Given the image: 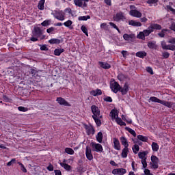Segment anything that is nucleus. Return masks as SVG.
Listing matches in <instances>:
<instances>
[{
	"label": "nucleus",
	"instance_id": "obj_36",
	"mask_svg": "<svg viewBox=\"0 0 175 175\" xmlns=\"http://www.w3.org/2000/svg\"><path fill=\"white\" fill-rule=\"evenodd\" d=\"M147 155V153L146 152H139L138 153V157L140 159H147V157L146 156Z\"/></svg>",
	"mask_w": 175,
	"mask_h": 175
},
{
	"label": "nucleus",
	"instance_id": "obj_9",
	"mask_svg": "<svg viewBox=\"0 0 175 175\" xmlns=\"http://www.w3.org/2000/svg\"><path fill=\"white\" fill-rule=\"evenodd\" d=\"M110 88L112 92H114V94H117V92H118V91L121 90V85H120L118 82L113 81L111 83Z\"/></svg>",
	"mask_w": 175,
	"mask_h": 175
},
{
	"label": "nucleus",
	"instance_id": "obj_19",
	"mask_svg": "<svg viewBox=\"0 0 175 175\" xmlns=\"http://www.w3.org/2000/svg\"><path fill=\"white\" fill-rule=\"evenodd\" d=\"M119 91L122 93V95H126V94H128V91H129V86L128 85V83H125L124 87L121 88Z\"/></svg>",
	"mask_w": 175,
	"mask_h": 175
},
{
	"label": "nucleus",
	"instance_id": "obj_47",
	"mask_svg": "<svg viewBox=\"0 0 175 175\" xmlns=\"http://www.w3.org/2000/svg\"><path fill=\"white\" fill-rule=\"evenodd\" d=\"M162 57L163 58H164L165 59L169 58V57H170V53H169L168 52H163L162 53Z\"/></svg>",
	"mask_w": 175,
	"mask_h": 175
},
{
	"label": "nucleus",
	"instance_id": "obj_15",
	"mask_svg": "<svg viewBox=\"0 0 175 175\" xmlns=\"http://www.w3.org/2000/svg\"><path fill=\"white\" fill-rule=\"evenodd\" d=\"M129 14L130 16H132L133 17H136L137 18H140V17H142V12L136 10H130Z\"/></svg>",
	"mask_w": 175,
	"mask_h": 175
},
{
	"label": "nucleus",
	"instance_id": "obj_42",
	"mask_svg": "<svg viewBox=\"0 0 175 175\" xmlns=\"http://www.w3.org/2000/svg\"><path fill=\"white\" fill-rule=\"evenodd\" d=\"M81 29L82 32H83V33H85V35H86V36H88V29H87V27L82 25L81 27Z\"/></svg>",
	"mask_w": 175,
	"mask_h": 175
},
{
	"label": "nucleus",
	"instance_id": "obj_14",
	"mask_svg": "<svg viewBox=\"0 0 175 175\" xmlns=\"http://www.w3.org/2000/svg\"><path fill=\"white\" fill-rule=\"evenodd\" d=\"M126 173V170L124 168H117L112 170V174L124 175Z\"/></svg>",
	"mask_w": 175,
	"mask_h": 175
},
{
	"label": "nucleus",
	"instance_id": "obj_29",
	"mask_svg": "<svg viewBox=\"0 0 175 175\" xmlns=\"http://www.w3.org/2000/svg\"><path fill=\"white\" fill-rule=\"evenodd\" d=\"M72 24H73V22H72L70 20H68L63 23L64 26L69 28V29H73V26H72Z\"/></svg>",
	"mask_w": 175,
	"mask_h": 175
},
{
	"label": "nucleus",
	"instance_id": "obj_26",
	"mask_svg": "<svg viewBox=\"0 0 175 175\" xmlns=\"http://www.w3.org/2000/svg\"><path fill=\"white\" fill-rule=\"evenodd\" d=\"M128 154H129V148H124L122 150V158H127Z\"/></svg>",
	"mask_w": 175,
	"mask_h": 175
},
{
	"label": "nucleus",
	"instance_id": "obj_4",
	"mask_svg": "<svg viewBox=\"0 0 175 175\" xmlns=\"http://www.w3.org/2000/svg\"><path fill=\"white\" fill-rule=\"evenodd\" d=\"M51 15L56 20H59V21H64L65 20V12L62 10H54L51 12Z\"/></svg>",
	"mask_w": 175,
	"mask_h": 175
},
{
	"label": "nucleus",
	"instance_id": "obj_43",
	"mask_svg": "<svg viewBox=\"0 0 175 175\" xmlns=\"http://www.w3.org/2000/svg\"><path fill=\"white\" fill-rule=\"evenodd\" d=\"M47 33H55V27H51L50 28L46 29Z\"/></svg>",
	"mask_w": 175,
	"mask_h": 175
},
{
	"label": "nucleus",
	"instance_id": "obj_24",
	"mask_svg": "<svg viewBox=\"0 0 175 175\" xmlns=\"http://www.w3.org/2000/svg\"><path fill=\"white\" fill-rule=\"evenodd\" d=\"M109 116L111 117V120H116L118 118V111H117L116 109H112Z\"/></svg>",
	"mask_w": 175,
	"mask_h": 175
},
{
	"label": "nucleus",
	"instance_id": "obj_51",
	"mask_svg": "<svg viewBox=\"0 0 175 175\" xmlns=\"http://www.w3.org/2000/svg\"><path fill=\"white\" fill-rule=\"evenodd\" d=\"M166 8H167V10H170V12H172V13H173V14H174V16H175V9L173 8L172 6L167 5V6H166Z\"/></svg>",
	"mask_w": 175,
	"mask_h": 175
},
{
	"label": "nucleus",
	"instance_id": "obj_49",
	"mask_svg": "<svg viewBox=\"0 0 175 175\" xmlns=\"http://www.w3.org/2000/svg\"><path fill=\"white\" fill-rule=\"evenodd\" d=\"M141 163H142L143 169H146L147 167V159H142Z\"/></svg>",
	"mask_w": 175,
	"mask_h": 175
},
{
	"label": "nucleus",
	"instance_id": "obj_25",
	"mask_svg": "<svg viewBox=\"0 0 175 175\" xmlns=\"http://www.w3.org/2000/svg\"><path fill=\"white\" fill-rule=\"evenodd\" d=\"M98 64L103 69H110V68H111V66L107 62H99Z\"/></svg>",
	"mask_w": 175,
	"mask_h": 175
},
{
	"label": "nucleus",
	"instance_id": "obj_58",
	"mask_svg": "<svg viewBox=\"0 0 175 175\" xmlns=\"http://www.w3.org/2000/svg\"><path fill=\"white\" fill-rule=\"evenodd\" d=\"M146 70L148 73H150V75H154V71L152 70V68L151 67H148L146 68Z\"/></svg>",
	"mask_w": 175,
	"mask_h": 175
},
{
	"label": "nucleus",
	"instance_id": "obj_2",
	"mask_svg": "<svg viewBox=\"0 0 175 175\" xmlns=\"http://www.w3.org/2000/svg\"><path fill=\"white\" fill-rule=\"evenodd\" d=\"M148 102H153L154 103H160V105H163V106H165L168 107V109H172L173 106V103L172 102L166 101V100H161L157 97L152 96L149 98Z\"/></svg>",
	"mask_w": 175,
	"mask_h": 175
},
{
	"label": "nucleus",
	"instance_id": "obj_48",
	"mask_svg": "<svg viewBox=\"0 0 175 175\" xmlns=\"http://www.w3.org/2000/svg\"><path fill=\"white\" fill-rule=\"evenodd\" d=\"M18 165L21 166V170L23 172V173H27V168H25L23 164H22L21 162H18Z\"/></svg>",
	"mask_w": 175,
	"mask_h": 175
},
{
	"label": "nucleus",
	"instance_id": "obj_40",
	"mask_svg": "<svg viewBox=\"0 0 175 175\" xmlns=\"http://www.w3.org/2000/svg\"><path fill=\"white\" fill-rule=\"evenodd\" d=\"M132 150L134 154H137V152H139V151L140 150V148L139 147V145L135 144L132 147Z\"/></svg>",
	"mask_w": 175,
	"mask_h": 175
},
{
	"label": "nucleus",
	"instance_id": "obj_59",
	"mask_svg": "<svg viewBox=\"0 0 175 175\" xmlns=\"http://www.w3.org/2000/svg\"><path fill=\"white\" fill-rule=\"evenodd\" d=\"M144 175H154V174H151V172H150V170L145 169L144 170Z\"/></svg>",
	"mask_w": 175,
	"mask_h": 175
},
{
	"label": "nucleus",
	"instance_id": "obj_61",
	"mask_svg": "<svg viewBox=\"0 0 175 175\" xmlns=\"http://www.w3.org/2000/svg\"><path fill=\"white\" fill-rule=\"evenodd\" d=\"M100 27L101 29H105V28L107 27V23H101Z\"/></svg>",
	"mask_w": 175,
	"mask_h": 175
},
{
	"label": "nucleus",
	"instance_id": "obj_5",
	"mask_svg": "<svg viewBox=\"0 0 175 175\" xmlns=\"http://www.w3.org/2000/svg\"><path fill=\"white\" fill-rule=\"evenodd\" d=\"M150 160H151V162L150 163V169H154V170H157V169L159 167V159L155 155H152L150 157Z\"/></svg>",
	"mask_w": 175,
	"mask_h": 175
},
{
	"label": "nucleus",
	"instance_id": "obj_8",
	"mask_svg": "<svg viewBox=\"0 0 175 175\" xmlns=\"http://www.w3.org/2000/svg\"><path fill=\"white\" fill-rule=\"evenodd\" d=\"M113 20L117 23H120V21H125V20H126V17H125V15H124L122 12H119L113 16Z\"/></svg>",
	"mask_w": 175,
	"mask_h": 175
},
{
	"label": "nucleus",
	"instance_id": "obj_44",
	"mask_svg": "<svg viewBox=\"0 0 175 175\" xmlns=\"http://www.w3.org/2000/svg\"><path fill=\"white\" fill-rule=\"evenodd\" d=\"M51 23V21L50 20H47V21H44L42 23H41V25L42 27H48V25H50Z\"/></svg>",
	"mask_w": 175,
	"mask_h": 175
},
{
	"label": "nucleus",
	"instance_id": "obj_53",
	"mask_svg": "<svg viewBox=\"0 0 175 175\" xmlns=\"http://www.w3.org/2000/svg\"><path fill=\"white\" fill-rule=\"evenodd\" d=\"M167 50H171L172 51H175V45L174 44H168Z\"/></svg>",
	"mask_w": 175,
	"mask_h": 175
},
{
	"label": "nucleus",
	"instance_id": "obj_11",
	"mask_svg": "<svg viewBox=\"0 0 175 175\" xmlns=\"http://www.w3.org/2000/svg\"><path fill=\"white\" fill-rule=\"evenodd\" d=\"M90 0H74V3L75 6H78V8H87V3L89 2Z\"/></svg>",
	"mask_w": 175,
	"mask_h": 175
},
{
	"label": "nucleus",
	"instance_id": "obj_64",
	"mask_svg": "<svg viewBox=\"0 0 175 175\" xmlns=\"http://www.w3.org/2000/svg\"><path fill=\"white\" fill-rule=\"evenodd\" d=\"M170 29H172V31H174L175 32V23H172L171 26H170Z\"/></svg>",
	"mask_w": 175,
	"mask_h": 175
},
{
	"label": "nucleus",
	"instance_id": "obj_22",
	"mask_svg": "<svg viewBox=\"0 0 175 175\" xmlns=\"http://www.w3.org/2000/svg\"><path fill=\"white\" fill-rule=\"evenodd\" d=\"M120 143H122V146H124V148H129V144H128V139L125 137H121L120 138Z\"/></svg>",
	"mask_w": 175,
	"mask_h": 175
},
{
	"label": "nucleus",
	"instance_id": "obj_52",
	"mask_svg": "<svg viewBox=\"0 0 175 175\" xmlns=\"http://www.w3.org/2000/svg\"><path fill=\"white\" fill-rule=\"evenodd\" d=\"M13 163H16V159H12L11 161L7 163V166H12Z\"/></svg>",
	"mask_w": 175,
	"mask_h": 175
},
{
	"label": "nucleus",
	"instance_id": "obj_50",
	"mask_svg": "<svg viewBox=\"0 0 175 175\" xmlns=\"http://www.w3.org/2000/svg\"><path fill=\"white\" fill-rule=\"evenodd\" d=\"M40 49L41 50V51H49V48H47V46H46V44L40 45Z\"/></svg>",
	"mask_w": 175,
	"mask_h": 175
},
{
	"label": "nucleus",
	"instance_id": "obj_7",
	"mask_svg": "<svg viewBox=\"0 0 175 175\" xmlns=\"http://www.w3.org/2000/svg\"><path fill=\"white\" fill-rule=\"evenodd\" d=\"M91 147L92 151L96 152H103V146L100 144H97L95 142L91 143Z\"/></svg>",
	"mask_w": 175,
	"mask_h": 175
},
{
	"label": "nucleus",
	"instance_id": "obj_16",
	"mask_svg": "<svg viewBox=\"0 0 175 175\" xmlns=\"http://www.w3.org/2000/svg\"><path fill=\"white\" fill-rule=\"evenodd\" d=\"M113 148L120 151L121 150V144H120V140L114 137L113 138Z\"/></svg>",
	"mask_w": 175,
	"mask_h": 175
},
{
	"label": "nucleus",
	"instance_id": "obj_54",
	"mask_svg": "<svg viewBox=\"0 0 175 175\" xmlns=\"http://www.w3.org/2000/svg\"><path fill=\"white\" fill-rule=\"evenodd\" d=\"M105 102H109L111 103L113 102V98H111V97L110 96H107L104 98Z\"/></svg>",
	"mask_w": 175,
	"mask_h": 175
},
{
	"label": "nucleus",
	"instance_id": "obj_34",
	"mask_svg": "<svg viewBox=\"0 0 175 175\" xmlns=\"http://www.w3.org/2000/svg\"><path fill=\"white\" fill-rule=\"evenodd\" d=\"M64 51V49H56L54 50V55L59 57V55H61V54H62Z\"/></svg>",
	"mask_w": 175,
	"mask_h": 175
},
{
	"label": "nucleus",
	"instance_id": "obj_41",
	"mask_svg": "<svg viewBox=\"0 0 175 175\" xmlns=\"http://www.w3.org/2000/svg\"><path fill=\"white\" fill-rule=\"evenodd\" d=\"M65 152L69 155H73L75 154V150L70 148H66Z\"/></svg>",
	"mask_w": 175,
	"mask_h": 175
},
{
	"label": "nucleus",
	"instance_id": "obj_13",
	"mask_svg": "<svg viewBox=\"0 0 175 175\" xmlns=\"http://www.w3.org/2000/svg\"><path fill=\"white\" fill-rule=\"evenodd\" d=\"M85 155L88 161H92V159H94V155H92V150H91V148L89 146H86L85 148Z\"/></svg>",
	"mask_w": 175,
	"mask_h": 175
},
{
	"label": "nucleus",
	"instance_id": "obj_21",
	"mask_svg": "<svg viewBox=\"0 0 175 175\" xmlns=\"http://www.w3.org/2000/svg\"><path fill=\"white\" fill-rule=\"evenodd\" d=\"M149 27H150V29L153 31V32H154V29H157V30L162 29V26H161L160 25L157 24V23H152V24H150Z\"/></svg>",
	"mask_w": 175,
	"mask_h": 175
},
{
	"label": "nucleus",
	"instance_id": "obj_10",
	"mask_svg": "<svg viewBox=\"0 0 175 175\" xmlns=\"http://www.w3.org/2000/svg\"><path fill=\"white\" fill-rule=\"evenodd\" d=\"M84 128L88 136L90 135H95V129L94 128V126L91 124H84Z\"/></svg>",
	"mask_w": 175,
	"mask_h": 175
},
{
	"label": "nucleus",
	"instance_id": "obj_27",
	"mask_svg": "<svg viewBox=\"0 0 175 175\" xmlns=\"http://www.w3.org/2000/svg\"><path fill=\"white\" fill-rule=\"evenodd\" d=\"M96 139L98 143H102L103 142V133L101 131L98 132L96 135Z\"/></svg>",
	"mask_w": 175,
	"mask_h": 175
},
{
	"label": "nucleus",
	"instance_id": "obj_32",
	"mask_svg": "<svg viewBox=\"0 0 175 175\" xmlns=\"http://www.w3.org/2000/svg\"><path fill=\"white\" fill-rule=\"evenodd\" d=\"M46 0H40L38 3V8L39 10H44V3Z\"/></svg>",
	"mask_w": 175,
	"mask_h": 175
},
{
	"label": "nucleus",
	"instance_id": "obj_28",
	"mask_svg": "<svg viewBox=\"0 0 175 175\" xmlns=\"http://www.w3.org/2000/svg\"><path fill=\"white\" fill-rule=\"evenodd\" d=\"M148 47H149V49L157 50L158 46H157V42H155V41H150L148 42Z\"/></svg>",
	"mask_w": 175,
	"mask_h": 175
},
{
	"label": "nucleus",
	"instance_id": "obj_20",
	"mask_svg": "<svg viewBox=\"0 0 175 175\" xmlns=\"http://www.w3.org/2000/svg\"><path fill=\"white\" fill-rule=\"evenodd\" d=\"M129 25H131L132 27H142V23L135 21V20H131L129 21Z\"/></svg>",
	"mask_w": 175,
	"mask_h": 175
},
{
	"label": "nucleus",
	"instance_id": "obj_23",
	"mask_svg": "<svg viewBox=\"0 0 175 175\" xmlns=\"http://www.w3.org/2000/svg\"><path fill=\"white\" fill-rule=\"evenodd\" d=\"M90 95H92V96H98L99 95H102V90L100 89L92 90L90 92Z\"/></svg>",
	"mask_w": 175,
	"mask_h": 175
},
{
	"label": "nucleus",
	"instance_id": "obj_3",
	"mask_svg": "<svg viewBox=\"0 0 175 175\" xmlns=\"http://www.w3.org/2000/svg\"><path fill=\"white\" fill-rule=\"evenodd\" d=\"M42 35H43V30L39 27H35L31 32L30 40L31 42H38V38L42 36Z\"/></svg>",
	"mask_w": 175,
	"mask_h": 175
},
{
	"label": "nucleus",
	"instance_id": "obj_38",
	"mask_svg": "<svg viewBox=\"0 0 175 175\" xmlns=\"http://www.w3.org/2000/svg\"><path fill=\"white\" fill-rule=\"evenodd\" d=\"M152 151L157 152L159 150V146L156 142L152 143Z\"/></svg>",
	"mask_w": 175,
	"mask_h": 175
},
{
	"label": "nucleus",
	"instance_id": "obj_55",
	"mask_svg": "<svg viewBox=\"0 0 175 175\" xmlns=\"http://www.w3.org/2000/svg\"><path fill=\"white\" fill-rule=\"evenodd\" d=\"M158 2V0H148L147 3L148 5H154V3H157Z\"/></svg>",
	"mask_w": 175,
	"mask_h": 175
},
{
	"label": "nucleus",
	"instance_id": "obj_6",
	"mask_svg": "<svg viewBox=\"0 0 175 175\" xmlns=\"http://www.w3.org/2000/svg\"><path fill=\"white\" fill-rule=\"evenodd\" d=\"M153 30L150 29V27L147 29H144L143 31H140L137 35L138 39H142V40H145L146 36H150V33H152Z\"/></svg>",
	"mask_w": 175,
	"mask_h": 175
},
{
	"label": "nucleus",
	"instance_id": "obj_18",
	"mask_svg": "<svg viewBox=\"0 0 175 175\" xmlns=\"http://www.w3.org/2000/svg\"><path fill=\"white\" fill-rule=\"evenodd\" d=\"M135 38V36L133 33H131V34L124 33L123 35V39H124V40H126L127 42H132V40H133Z\"/></svg>",
	"mask_w": 175,
	"mask_h": 175
},
{
	"label": "nucleus",
	"instance_id": "obj_63",
	"mask_svg": "<svg viewBox=\"0 0 175 175\" xmlns=\"http://www.w3.org/2000/svg\"><path fill=\"white\" fill-rule=\"evenodd\" d=\"M109 25L111 26V27H112V28H114L115 29H117V25H116V24H114V23H112V22H110L109 23Z\"/></svg>",
	"mask_w": 175,
	"mask_h": 175
},
{
	"label": "nucleus",
	"instance_id": "obj_57",
	"mask_svg": "<svg viewBox=\"0 0 175 175\" xmlns=\"http://www.w3.org/2000/svg\"><path fill=\"white\" fill-rule=\"evenodd\" d=\"M167 43H170V44H175V38H170L168 41Z\"/></svg>",
	"mask_w": 175,
	"mask_h": 175
},
{
	"label": "nucleus",
	"instance_id": "obj_1",
	"mask_svg": "<svg viewBox=\"0 0 175 175\" xmlns=\"http://www.w3.org/2000/svg\"><path fill=\"white\" fill-rule=\"evenodd\" d=\"M91 110L92 112V118L96 124L97 126H100L102 125V122L100 121V118H102V115H100V110L96 105H92Z\"/></svg>",
	"mask_w": 175,
	"mask_h": 175
},
{
	"label": "nucleus",
	"instance_id": "obj_12",
	"mask_svg": "<svg viewBox=\"0 0 175 175\" xmlns=\"http://www.w3.org/2000/svg\"><path fill=\"white\" fill-rule=\"evenodd\" d=\"M56 102L59 103L61 106H66L67 107H70L71 105L69 103L65 98L62 97H57L56 99Z\"/></svg>",
	"mask_w": 175,
	"mask_h": 175
},
{
	"label": "nucleus",
	"instance_id": "obj_39",
	"mask_svg": "<svg viewBox=\"0 0 175 175\" xmlns=\"http://www.w3.org/2000/svg\"><path fill=\"white\" fill-rule=\"evenodd\" d=\"M125 129L126 131H128V132H129V133H131V135H133V136L134 137H136L137 135H136V131H135V130H133L129 127H126Z\"/></svg>",
	"mask_w": 175,
	"mask_h": 175
},
{
	"label": "nucleus",
	"instance_id": "obj_45",
	"mask_svg": "<svg viewBox=\"0 0 175 175\" xmlns=\"http://www.w3.org/2000/svg\"><path fill=\"white\" fill-rule=\"evenodd\" d=\"M161 47L163 49V50H167V49L169 48V44H166V42L165 41H162L161 42Z\"/></svg>",
	"mask_w": 175,
	"mask_h": 175
},
{
	"label": "nucleus",
	"instance_id": "obj_60",
	"mask_svg": "<svg viewBox=\"0 0 175 175\" xmlns=\"http://www.w3.org/2000/svg\"><path fill=\"white\" fill-rule=\"evenodd\" d=\"M165 29H163L161 33H159L158 35L160 38H165Z\"/></svg>",
	"mask_w": 175,
	"mask_h": 175
},
{
	"label": "nucleus",
	"instance_id": "obj_30",
	"mask_svg": "<svg viewBox=\"0 0 175 175\" xmlns=\"http://www.w3.org/2000/svg\"><path fill=\"white\" fill-rule=\"evenodd\" d=\"M48 42L50 44H59V43H61V40L58 38H51Z\"/></svg>",
	"mask_w": 175,
	"mask_h": 175
},
{
	"label": "nucleus",
	"instance_id": "obj_35",
	"mask_svg": "<svg viewBox=\"0 0 175 175\" xmlns=\"http://www.w3.org/2000/svg\"><path fill=\"white\" fill-rule=\"evenodd\" d=\"M91 16L90 15L79 16L78 20L79 21H87V20H90Z\"/></svg>",
	"mask_w": 175,
	"mask_h": 175
},
{
	"label": "nucleus",
	"instance_id": "obj_46",
	"mask_svg": "<svg viewBox=\"0 0 175 175\" xmlns=\"http://www.w3.org/2000/svg\"><path fill=\"white\" fill-rule=\"evenodd\" d=\"M18 110L19 111H23V113H25L26 111H28V108L25 107H18Z\"/></svg>",
	"mask_w": 175,
	"mask_h": 175
},
{
	"label": "nucleus",
	"instance_id": "obj_37",
	"mask_svg": "<svg viewBox=\"0 0 175 175\" xmlns=\"http://www.w3.org/2000/svg\"><path fill=\"white\" fill-rule=\"evenodd\" d=\"M137 139L138 140H141V142H148V137L146 136H143L142 135H137Z\"/></svg>",
	"mask_w": 175,
	"mask_h": 175
},
{
	"label": "nucleus",
	"instance_id": "obj_31",
	"mask_svg": "<svg viewBox=\"0 0 175 175\" xmlns=\"http://www.w3.org/2000/svg\"><path fill=\"white\" fill-rule=\"evenodd\" d=\"M115 120H116V122L120 126H126V123H125L124 121H122V119H121V118H116L115 119Z\"/></svg>",
	"mask_w": 175,
	"mask_h": 175
},
{
	"label": "nucleus",
	"instance_id": "obj_33",
	"mask_svg": "<svg viewBox=\"0 0 175 175\" xmlns=\"http://www.w3.org/2000/svg\"><path fill=\"white\" fill-rule=\"evenodd\" d=\"M136 57H138L139 58H144L147 55V53L145 51H141L136 53Z\"/></svg>",
	"mask_w": 175,
	"mask_h": 175
},
{
	"label": "nucleus",
	"instance_id": "obj_56",
	"mask_svg": "<svg viewBox=\"0 0 175 175\" xmlns=\"http://www.w3.org/2000/svg\"><path fill=\"white\" fill-rule=\"evenodd\" d=\"M46 169L49 172H53V170H54V166L51 163H50L49 165L46 167Z\"/></svg>",
	"mask_w": 175,
	"mask_h": 175
},
{
	"label": "nucleus",
	"instance_id": "obj_17",
	"mask_svg": "<svg viewBox=\"0 0 175 175\" xmlns=\"http://www.w3.org/2000/svg\"><path fill=\"white\" fill-rule=\"evenodd\" d=\"M59 164L62 167H64L66 172H70V170H72V166L69 164H66V159H64L63 162L59 163Z\"/></svg>",
	"mask_w": 175,
	"mask_h": 175
},
{
	"label": "nucleus",
	"instance_id": "obj_62",
	"mask_svg": "<svg viewBox=\"0 0 175 175\" xmlns=\"http://www.w3.org/2000/svg\"><path fill=\"white\" fill-rule=\"evenodd\" d=\"M141 23H146V21H148V19L146 17H143L140 18Z\"/></svg>",
	"mask_w": 175,
	"mask_h": 175
}]
</instances>
